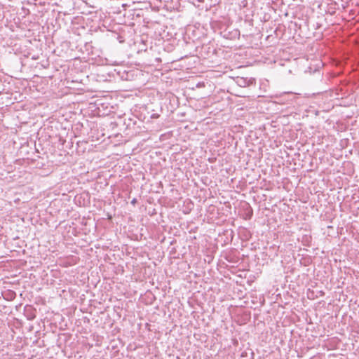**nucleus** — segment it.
I'll return each mask as SVG.
<instances>
[{
    "label": "nucleus",
    "instance_id": "f257e3e1",
    "mask_svg": "<svg viewBox=\"0 0 359 359\" xmlns=\"http://www.w3.org/2000/svg\"><path fill=\"white\" fill-rule=\"evenodd\" d=\"M27 312L30 311V313L27 316L28 320H33L35 318V315L33 313V310L31 307L26 310Z\"/></svg>",
    "mask_w": 359,
    "mask_h": 359
},
{
    "label": "nucleus",
    "instance_id": "f03ea898",
    "mask_svg": "<svg viewBox=\"0 0 359 359\" xmlns=\"http://www.w3.org/2000/svg\"><path fill=\"white\" fill-rule=\"evenodd\" d=\"M133 203H135V199H133L132 201Z\"/></svg>",
    "mask_w": 359,
    "mask_h": 359
}]
</instances>
